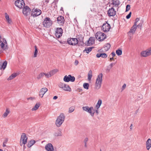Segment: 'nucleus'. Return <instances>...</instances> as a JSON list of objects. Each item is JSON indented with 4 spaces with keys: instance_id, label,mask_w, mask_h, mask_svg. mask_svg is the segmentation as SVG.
I'll list each match as a JSON object with an SVG mask.
<instances>
[{
    "instance_id": "f257e3e1",
    "label": "nucleus",
    "mask_w": 151,
    "mask_h": 151,
    "mask_svg": "<svg viewBox=\"0 0 151 151\" xmlns=\"http://www.w3.org/2000/svg\"><path fill=\"white\" fill-rule=\"evenodd\" d=\"M65 116L63 113H60L57 117L55 121V125L57 127H60L64 121Z\"/></svg>"
},
{
    "instance_id": "f03ea898",
    "label": "nucleus",
    "mask_w": 151,
    "mask_h": 151,
    "mask_svg": "<svg viewBox=\"0 0 151 151\" xmlns=\"http://www.w3.org/2000/svg\"><path fill=\"white\" fill-rule=\"evenodd\" d=\"M58 86L60 88L65 91L70 92L71 91V88L70 86L64 83L59 82L58 84Z\"/></svg>"
},
{
    "instance_id": "7ed1b4c3",
    "label": "nucleus",
    "mask_w": 151,
    "mask_h": 151,
    "mask_svg": "<svg viewBox=\"0 0 151 151\" xmlns=\"http://www.w3.org/2000/svg\"><path fill=\"white\" fill-rule=\"evenodd\" d=\"M82 109L84 111L89 113L92 117L94 116L95 111L93 106H85L82 107Z\"/></svg>"
},
{
    "instance_id": "20e7f679",
    "label": "nucleus",
    "mask_w": 151,
    "mask_h": 151,
    "mask_svg": "<svg viewBox=\"0 0 151 151\" xmlns=\"http://www.w3.org/2000/svg\"><path fill=\"white\" fill-rule=\"evenodd\" d=\"M52 22L50 18L47 17L44 19L43 22V25L44 27L48 28L52 25Z\"/></svg>"
},
{
    "instance_id": "39448f33",
    "label": "nucleus",
    "mask_w": 151,
    "mask_h": 151,
    "mask_svg": "<svg viewBox=\"0 0 151 151\" xmlns=\"http://www.w3.org/2000/svg\"><path fill=\"white\" fill-rule=\"evenodd\" d=\"M95 37L96 39L99 41H103L106 38V35L104 33L100 32H98L96 33Z\"/></svg>"
},
{
    "instance_id": "423d86ee",
    "label": "nucleus",
    "mask_w": 151,
    "mask_h": 151,
    "mask_svg": "<svg viewBox=\"0 0 151 151\" xmlns=\"http://www.w3.org/2000/svg\"><path fill=\"white\" fill-rule=\"evenodd\" d=\"M28 137L26 136L25 133L22 134L20 142V145L22 146L23 145H25L27 142Z\"/></svg>"
},
{
    "instance_id": "0eeeda50",
    "label": "nucleus",
    "mask_w": 151,
    "mask_h": 151,
    "mask_svg": "<svg viewBox=\"0 0 151 151\" xmlns=\"http://www.w3.org/2000/svg\"><path fill=\"white\" fill-rule=\"evenodd\" d=\"M75 80V77L73 76H72L71 75H69L68 76L66 75L63 78V81L65 82H68L69 81L73 82Z\"/></svg>"
},
{
    "instance_id": "6e6552de",
    "label": "nucleus",
    "mask_w": 151,
    "mask_h": 151,
    "mask_svg": "<svg viewBox=\"0 0 151 151\" xmlns=\"http://www.w3.org/2000/svg\"><path fill=\"white\" fill-rule=\"evenodd\" d=\"M67 42L69 45H75L78 44V40L77 39L75 38H69Z\"/></svg>"
},
{
    "instance_id": "1a4fd4ad",
    "label": "nucleus",
    "mask_w": 151,
    "mask_h": 151,
    "mask_svg": "<svg viewBox=\"0 0 151 151\" xmlns=\"http://www.w3.org/2000/svg\"><path fill=\"white\" fill-rule=\"evenodd\" d=\"M41 13V11L40 9L34 8L32 9V15L34 17H35L40 15Z\"/></svg>"
},
{
    "instance_id": "9d476101",
    "label": "nucleus",
    "mask_w": 151,
    "mask_h": 151,
    "mask_svg": "<svg viewBox=\"0 0 151 151\" xmlns=\"http://www.w3.org/2000/svg\"><path fill=\"white\" fill-rule=\"evenodd\" d=\"M63 30L61 28H57L55 30V35L58 38H59L62 35Z\"/></svg>"
},
{
    "instance_id": "9b49d317",
    "label": "nucleus",
    "mask_w": 151,
    "mask_h": 151,
    "mask_svg": "<svg viewBox=\"0 0 151 151\" xmlns=\"http://www.w3.org/2000/svg\"><path fill=\"white\" fill-rule=\"evenodd\" d=\"M24 4V1L23 0H17L15 3V6L20 9L22 8Z\"/></svg>"
},
{
    "instance_id": "f8f14e48",
    "label": "nucleus",
    "mask_w": 151,
    "mask_h": 151,
    "mask_svg": "<svg viewBox=\"0 0 151 151\" xmlns=\"http://www.w3.org/2000/svg\"><path fill=\"white\" fill-rule=\"evenodd\" d=\"M111 28V26L109 24L107 23H104L102 27V29L104 32L109 31Z\"/></svg>"
},
{
    "instance_id": "ddd939ff",
    "label": "nucleus",
    "mask_w": 151,
    "mask_h": 151,
    "mask_svg": "<svg viewBox=\"0 0 151 151\" xmlns=\"http://www.w3.org/2000/svg\"><path fill=\"white\" fill-rule=\"evenodd\" d=\"M47 151H56L54 150L53 146L51 143H49L46 145L45 147Z\"/></svg>"
},
{
    "instance_id": "4468645a",
    "label": "nucleus",
    "mask_w": 151,
    "mask_h": 151,
    "mask_svg": "<svg viewBox=\"0 0 151 151\" xmlns=\"http://www.w3.org/2000/svg\"><path fill=\"white\" fill-rule=\"evenodd\" d=\"M47 89L46 88H42L39 92V95L41 98H42L45 93L47 91Z\"/></svg>"
},
{
    "instance_id": "2eb2a0df",
    "label": "nucleus",
    "mask_w": 151,
    "mask_h": 151,
    "mask_svg": "<svg viewBox=\"0 0 151 151\" xmlns=\"http://www.w3.org/2000/svg\"><path fill=\"white\" fill-rule=\"evenodd\" d=\"M95 39L94 37H90L89 40L86 42L87 46H91L94 44Z\"/></svg>"
},
{
    "instance_id": "dca6fc26",
    "label": "nucleus",
    "mask_w": 151,
    "mask_h": 151,
    "mask_svg": "<svg viewBox=\"0 0 151 151\" xmlns=\"http://www.w3.org/2000/svg\"><path fill=\"white\" fill-rule=\"evenodd\" d=\"M30 9L27 6H26L23 8V13L25 16H27L30 14Z\"/></svg>"
},
{
    "instance_id": "f3484780",
    "label": "nucleus",
    "mask_w": 151,
    "mask_h": 151,
    "mask_svg": "<svg viewBox=\"0 0 151 151\" xmlns=\"http://www.w3.org/2000/svg\"><path fill=\"white\" fill-rule=\"evenodd\" d=\"M116 14V11L113 8L110 9L108 11V14L109 16H114Z\"/></svg>"
},
{
    "instance_id": "a211bd4d",
    "label": "nucleus",
    "mask_w": 151,
    "mask_h": 151,
    "mask_svg": "<svg viewBox=\"0 0 151 151\" xmlns=\"http://www.w3.org/2000/svg\"><path fill=\"white\" fill-rule=\"evenodd\" d=\"M58 23L60 25H63L64 23V17L60 16L57 18Z\"/></svg>"
},
{
    "instance_id": "6ab92c4d",
    "label": "nucleus",
    "mask_w": 151,
    "mask_h": 151,
    "mask_svg": "<svg viewBox=\"0 0 151 151\" xmlns=\"http://www.w3.org/2000/svg\"><path fill=\"white\" fill-rule=\"evenodd\" d=\"M102 77L103 74L102 73H100L97 76L96 82L101 84L102 81Z\"/></svg>"
},
{
    "instance_id": "aec40b11",
    "label": "nucleus",
    "mask_w": 151,
    "mask_h": 151,
    "mask_svg": "<svg viewBox=\"0 0 151 151\" xmlns=\"http://www.w3.org/2000/svg\"><path fill=\"white\" fill-rule=\"evenodd\" d=\"M146 147L147 149L149 150L150 148H151V139L148 138L146 141Z\"/></svg>"
},
{
    "instance_id": "412c9836",
    "label": "nucleus",
    "mask_w": 151,
    "mask_h": 151,
    "mask_svg": "<svg viewBox=\"0 0 151 151\" xmlns=\"http://www.w3.org/2000/svg\"><path fill=\"white\" fill-rule=\"evenodd\" d=\"M5 18L6 21L8 24H12V19L9 18V17L6 13H5Z\"/></svg>"
},
{
    "instance_id": "4be33fe9",
    "label": "nucleus",
    "mask_w": 151,
    "mask_h": 151,
    "mask_svg": "<svg viewBox=\"0 0 151 151\" xmlns=\"http://www.w3.org/2000/svg\"><path fill=\"white\" fill-rule=\"evenodd\" d=\"M96 56L98 58L101 57L103 58H106L107 57V55L106 53H97Z\"/></svg>"
},
{
    "instance_id": "5701e85b",
    "label": "nucleus",
    "mask_w": 151,
    "mask_h": 151,
    "mask_svg": "<svg viewBox=\"0 0 151 151\" xmlns=\"http://www.w3.org/2000/svg\"><path fill=\"white\" fill-rule=\"evenodd\" d=\"M115 65V63H112L110 64L107 67L106 69V70L107 72H109L110 70L112 68V67Z\"/></svg>"
},
{
    "instance_id": "b1692460",
    "label": "nucleus",
    "mask_w": 151,
    "mask_h": 151,
    "mask_svg": "<svg viewBox=\"0 0 151 151\" xmlns=\"http://www.w3.org/2000/svg\"><path fill=\"white\" fill-rule=\"evenodd\" d=\"M112 4L114 6H118L120 4L119 0H112Z\"/></svg>"
},
{
    "instance_id": "393cba45",
    "label": "nucleus",
    "mask_w": 151,
    "mask_h": 151,
    "mask_svg": "<svg viewBox=\"0 0 151 151\" xmlns=\"http://www.w3.org/2000/svg\"><path fill=\"white\" fill-rule=\"evenodd\" d=\"M0 45L1 47V49L4 50H5L7 49H8V47L7 46V45H5L4 42H0Z\"/></svg>"
},
{
    "instance_id": "a878e982",
    "label": "nucleus",
    "mask_w": 151,
    "mask_h": 151,
    "mask_svg": "<svg viewBox=\"0 0 151 151\" xmlns=\"http://www.w3.org/2000/svg\"><path fill=\"white\" fill-rule=\"evenodd\" d=\"M141 55L143 57H145L149 56L147 50L142 51L141 52Z\"/></svg>"
},
{
    "instance_id": "bb28decb",
    "label": "nucleus",
    "mask_w": 151,
    "mask_h": 151,
    "mask_svg": "<svg viewBox=\"0 0 151 151\" xmlns=\"http://www.w3.org/2000/svg\"><path fill=\"white\" fill-rule=\"evenodd\" d=\"M137 28V26H135V24H134L133 26L131 27L129 32L132 33H134Z\"/></svg>"
},
{
    "instance_id": "cd10ccee",
    "label": "nucleus",
    "mask_w": 151,
    "mask_h": 151,
    "mask_svg": "<svg viewBox=\"0 0 151 151\" xmlns=\"http://www.w3.org/2000/svg\"><path fill=\"white\" fill-rule=\"evenodd\" d=\"M101 84L95 82L94 88L96 90L99 89L101 86Z\"/></svg>"
},
{
    "instance_id": "c85d7f7f",
    "label": "nucleus",
    "mask_w": 151,
    "mask_h": 151,
    "mask_svg": "<svg viewBox=\"0 0 151 151\" xmlns=\"http://www.w3.org/2000/svg\"><path fill=\"white\" fill-rule=\"evenodd\" d=\"M40 104L39 103H37L35 106L32 108L31 110L32 111H35L37 110L39 107L40 106Z\"/></svg>"
},
{
    "instance_id": "c756f323",
    "label": "nucleus",
    "mask_w": 151,
    "mask_h": 151,
    "mask_svg": "<svg viewBox=\"0 0 151 151\" xmlns=\"http://www.w3.org/2000/svg\"><path fill=\"white\" fill-rule=\"evenodd\" d=\"M17 75V73H14L12 74L8 78L7 80L9 81L13 79L16 77Z\"/></svg>"
},
{
    "instance_id": "7c9ffc66",
    "label": "nucleus",
    "mask_w": 151,
    "mask_h": 151,
    "mask_svg": "<svg viewBox=\"0 0 151 151\" xmlns=\"http://www.w3.org/2000/svg\"><path fill=\"white\" fill-rule=\"evenodd\" d=\"M9 110L8 109H6L5 111V112L4 113V114L2 115V117L4 118H6L7 116L9 114Z\"/></svg>"
},
{
    "instance_id": "2f4dec72",
    "label": "nucleus",
    "mask_w": 151,
    "mask_h": 151,
    "mask_svg": "<svg viewBox=\"0 0 151 151\" xmlns=\"http://www.w3.org/2000/svg\"><path fill=\"white\" fill-rule=\"evenodd\" d=\"M92 70H90L88 74V79L89 81L91 80L92 77Z\"/></svg>"
},
{
    "instance_id": "473e14b6",
    "label": "nucleus",
    "mask_w": 151,
    "mask_h": 151,
    "mask_svg": "<svg viewBox=\"0 0 151 151\" xmlns=\"http://www.w3.org/2000/svg\"><path fill=\"white\" fill-rule=\"evenodd\" d=\"M35 143V141L34 140H31L29 142H28L27 145V146L29 147H30L32 146Z\"/></svg>"
},
{
    "instance_id": "72a5a7b5",
    "label": "nucleus",
    "mask_w": 151,
    "mask_h": 151,
    "mask_svg": "<svg viewBox=\"0 0 151 151\" xmlns=\"http://www.w3.org/2000/svg\"><path fill=\"white\" fill-rule=\"evenodd\" d=\"M102 101L101 99H99L96 106L95 108L99 109L102 104Z\"/></svg>"
},
{
    "instance_id": "f704fd0d",
    "label": "nucleus",
    "mask_w": 151,
    "mask_h": 151,
    "mask_svg": "<svg viewBox=\"0 0 151 151\" xmlns=\"http://www.w3.org/2000/svg\"><path fill=\"white\" fill-rule=\"evenodd\" d=\"M110 47V45L109 43H107L105 45L103 48L105 51L108 50Z\"/></svg>"
},
{
    "instance_id": "c9c22d12",
    "label": "nucleus",
    "mask_w": 151,
    "mask_h": 151,
    "mask_svg": "<svg viewBox=\"0 0 151 151\" xmlns=\"http://www.w3.org/2000/svg\"><path fill=\"white\" fill-rule=\"evenodd\" d=\"M128 37V39L129 40H131L133 37V35L134 33H132L130 32H129L127 33Z\"/></svg>"
},
{
    "instance_id": "e433bc0d",
    "label": "nucleus",
    "mask_w": 151,
    "mask_h": 151,
    "mask_svg": "<svg viewBox=\"0 0 151 151\" xmlns=\"http://www.w3.org/2000/svg\"><path fill=\"white\" fill-rule=\"evenodd\" d=\"M93 48V47L86 48L83 50V52H86L87 53H88L92 50V48Z\"/></svg>"
},
{
    "instance_id": "4c0bfd02",
    "label": "nucleus",
    "mask_w": 151,
    "mask_h": 151,
    "mask_svg": "<svg viewBox=\"0 0 151 151\" xmlns=\"http://www.w3.org/2000/svg\"><path fill=\"white\" fill-rule=\"evenodd\" d=\"M54 135L56 137H61L62 136V132L60 131H59L55 132L54 134Z\"/></svg>"
},
{
    "instance_id": "58836bf2",
    "label": "nucleus",
    "mask_w": 151,
    "mask_h": 151,
    "mask_svg": "<svg viewBox=\"0 0 151 151\" xmlns=\"http://www.w3.org/2000/svg\"><path fill=\"white\" fill-rule=\"evenodd\" d=\"M58 71L57 69H55L51 70L50 72L51 76H53Z\"/></svg>"
},
{
    "instance_id": "ea45409f",
    "label": "nucleus",
    "mask_w": 151,
    "mask_h": 151,
    "mask_svg": "<svg viewBox=\"0 0 151 151\" xmlns=\"http://www.w3.org/2000/svg\"><path fill=\"white\" fill-rule=\"evenodd\" d=\"M45 74V73H41L40 74H39L37 77V78L39 80L42 78L44 76Z\"/></svg>"
},
{
    "instance_id": "a19ab883",
    "label": "nucleus",
    "mask_w": 151,
    "mask_h": 151,
    "mask_svg": "<svg viewBox=\"0 0 151 151\" xmlns=\"http://www.w3.org/2000/svg\"><path fill=\"white\" fill-rule=\"evenodd\" d=\"M35 51L34 53V57L35 58L37 57V55L38 53V49L37 47L36 46H35Z\"/></svg>"
},
{
    "instance_id": "79ce46f5",
    "label": "nucleus",
    "mask_w": 151,
    "mask_h": 151,
    "mask_svg": "<svg viewBox=\"0 0 151 151\" xmlns=\"http://www.w3.org/2000/svg\"><path fill=\"white\" fill-rule=\"evenodd\" d=\"M75 108L74 106H72L70 107L68 110V112L69 113L73 112L75 110Z\"/></svg>"
},
{
    "instance_id": "37998d69",
    "label": "nucleus",
    "mask_w": 151,
    "mask_h": 151,
    "mask_svg": "<svg viewBox=\"0 0 151 151\" xmlns=\"http://www.w3.org/2000/svg\"><path fill=\"white\" fill-rule=\"evenodd\" d=\"M116 53L118 56H119L122 54V52L121 50H117L116 51Z\"/></svg>"
},
{
    "instance_id": "c03bdc74",
    "label": "nucleus",
    "mask_w": 151,
    "mask_h": 151,
    "mask_svg": "<svg viewBox=\"0 0 151 151\" xmlns=\"http://www.w3.org/2000/svg\"><path fill=\"white\" fill-rule=\"evenodd\" d=\"M89 85L88 83H84L83 84V88L86 89H88Z\"/></svg>"
},
{
    "instance_id": "a18cd8bd",
    "label": "nucleus",
    "mask_w": 151,
    "mask_h": 151,
    "mask_svg": "<svg viewBox=\"0 0 151 151\" xmlns=\"http://www.w3.org/2000/svg\"><path fill=\"white\" fill-rule=\"evenodd\" d=\"M7 64V62L6 61H4L2 65L3 69H4L6 67Z\"/></svg>"
},
{
    "instance_id": "49530a36",
    "label": "nucleus",
    "mask_w": 151,
    "mask_h": 151,
    "mask_svg": "<svg viewBox=\"0 0 151 151\" xmlns=\"http://www.w3.org/2000/svg\"><path fill=\"white\" fill-rule=\"evenodd\" d=\"M45 76L46 78H48L51 76L50 72L47 73H45Z\"/></svg>"
},
{
    "instance_id": "de8ad7c7",
    "label": "nucleus",
    "mask_w": 151,
    "mask_h": 151,
    "mask_svg": "<svg viewBox=\"0 0 151 151\" xmlns=\"http://www.w3.org/2000/svg\"><path fill=\"white\" fill-rule=\"evenodd\" d=\"M149 56L151 55V47L147 50Z\"/></svg>"
},
{
    "instance_id": "09e8293b",
    "label": "nucleus",
    "mask_w": 151,
    "mask_h": 151,
    "mask_svg": "<svg viewBox=\"0 0 151 151\" xmlns=\"http://www.w3.org/2000/svg\"><path fill=\"white\" fill-rule=\"evenodd\" d=\"M142 23L141 22L140 23H139L138 24V25H137V27H138V28L141 29L142 27Z\"/></svg>"
},
{
    "instance_id": "8fccbe9b",
    "label": "nucleus",
    "mask_w": 151,
    "mask_h": 151,
    "mask_svg": "<svg viewBox=\"0 0 151 151\" xmlns=\"http://www.w3.org/2000/svg\"><path fill=\"white\" fill-rule=\"evenodd\" d=\"M1 37L0 36V42H3L4 43H6V40L4 39H2V40H1Z\"/></svg>"
},
{
    "instance_id": "3c124183",
    "label": "nucleus",
    "mask_w": 151,
    "mask_h": 151,
    "mask_svg": "<svg viewBox=\"0 0 151 151\" xmlns=\"http://www.w3.org/2000/svg\"><path fill=\"white\" fill-rule=\"evenodd\" d=\"M130 6L129 5H127L126 7V12L128 11L130 9Z\"/></svg>"
},
{
    "instance_id": "603ef678",
    "label": "nucleus",
    "mask_w": 151,
    "mask_h": 151,
    "mask_svg": "<svg viewBox=\"0 0 151 151\" xmlns=\"http://www.w3.org/2000/svg\"><path fill=\"white\" fill-rule=\"evenodd\" d=\"M49 2V0H46L45 1H43V4L44 5H46Z\"/></svg>"
},
{
    "instance_id": "864d4df0",
    "label": "nucleus",
    "mask_w": 151,
    "mask_h": 151,
    "mask_svg": "<svg viewBox=\"0 0 151 151\" xmlns=\"http://www.w3.org/2000/svg\"><path fill=\"white\" fill-rule=\"evenodd\" d=\"M139 19L138 18H136L135 19V22L134 24H135V26H137V23L139 21Z\"/></svg>"
},
{
    "instance_id": "5fc2aeb1",
    "label": "nucleus",
    "mask_w": 151,
    "mask_h": 151,
    "mask_svg": "<svg viewBox=\"0 0 151 151\" xmlns=\"http://www.w3.org/2000/svg\"><path fill=\"white\" fill-rule=\"evenodd\" d=\"M35 99V98L34 97H30L27 98L28 100H31L32 101L34 100Z\"/></svg>"
},
{
    "instance_id": "6e6d98bb",
    "label": "nucleus",
    "mask_w": 151,
    "mask_h": 151,
    "mask_svg": "<svg viewBox=\"0 0 151 151\" xmlns=\"http://www.w3.org/2000/svg\"><path fill=\"white\" fill-rule=\"evenodd\" d=\"M131 13H132L131 12H130L129 13V14L126 16V17L127 19H129L130 17L131 16Z\"/></svg>"
},
{
    "instance_id": "4d7b16f0",
    "label": "nucleus",
    "mask_w": 151,
    "mask_h": 151,
    "mask_svg": "<svg viewBox=\"0 0 151 151\" xmlns=\"http://www.w3.org/2000/svg\"><path fill=\"white\" fill-rule=\"evenodd\" d=\"M98 109H97V108H95V111H95V113L96 114V115H97L98 114H99V111H98Z\"/></svg>"
},
{
    "instance_id": "13d9d810",
    "label": "nucleus",
    "mask_w": 151,
    "mask_h": 151,
    "mask_svg": "<svg viewBox=\"0 0 151 151\" xmlns=\"http://www.w3.org/2000/svg\"><path fill=\"white\" fill-rule=\"evenodd\" d=\"M126 85L125 84H124L122 88V91H123L126 87Z\"/></svg>"
},
{
    "instance_id": "bf43d9fd",
    "label": "nucleus",
    "mask_w": 151,
    "mask_h": 151,
    "mask_svg": "<svg viewBox=\"0 0 151 151\" xmlns=\"http://www.w3.org/2000/svg\"><path fill=\"white\" fill-rule=\"evenodd\" d=\"M7 139H6L4 142L3 145V146L4 147L6 146V143L7 142Z\"/></svg>"
},
{
    "instance_id": "052dcab7",
    "label": "nucleus",
    "mask_w": 151,
    "mask_h": 151,
    "mask_svg": "<svg viewBox=\"0 0 151 151\" xmlns=\"http://www.w3.org/2000/svg\"><path fill=\"white\" fill-rule=\"evenodd\" d=\"M88 140V139L87 138H86L84 140V143H87Z\"/></svg>"
},
{
    "instance_id": "680f3d73",
    "label": "nucleus",
    "mask_w": 151,
    "mask_h": 151,
    "mask_svg": "<svg viewBox=\"0 0 151 151\" xmlns=\"http://www.w3.org/2000/svg\"><path fill=\"white\" fill-rule=\"evenodd\" d=\"M111 55H112V57H114L115 55V53L114 52H112L111 53Z\"/></svg>"
},
{
    "instance_id": "e2e57ef3",
    "label": "nucleus",
    "mask_w": 151,
    "mask_h": 151,
    "mask_svg": "<svg viewBox=\"0 0 151 151\" xmlns=\"http://www.w3.org/2000/svg\"><path fill=\"white\" fill-rule=\"evenodd\" d=\"M78 63V61L77 60H76L75 62V65H77Z\"/></svg>"
},
{
    "instance_id": "0e129e2a",
    "label": "nucleus",
    "mask_w": 151,
    "mask_h": 151,
    "mask_svg": "<svg viewBox=\"0 0 151 151\" xmlns=\"http://www.w3.org/2000/svg\"><path fill=\"white\" fill-rule=\"evenodd\" d=\"M58 96H55L53 97V99L54 100H55L58 99Z\"/></svg>"
},
{
    "instance_id": "69168bd1",
    "label": "nucleus",
    "mask_w": 151,
    "mask_h": 151,
    "mask_svg": "<svg viewBox=\"0 0 151 151\" xmlns=\"http://www.w3.org/2000/svg\"><path fill=\"white\" fill-rule=\"evenodd\" d=\"M114 60V58H113V57H112V58H110V60L111 61H112V60Z\"/></svg>"
},
{
    "instance_id": "338daca9",
    "label": "nucleus",
    "mask_w": 151,
    "mask_h": 151,
    "mask_svg": "<svg viewBox=\"0 0 151 151\" xmlns=\"http://www.w3.org/2000/svg\"><path fill=\"white\" fill-rule=\"evenodd\" d=\"M2 68H3L2 65L0 64V69H1Z\"/></svg>"
},
{
    "instance_id": "774afa93",
    "label": "nucleus",
    "mask_w": 151,
    "mask_h": 151,
    "mask_svg": "<svg viewBox=\"0 0 151 151\" xmlns=\"http://www.w3.org/2000/svg\"><path fill=\"white\" fill-rule=\"evenodd\" d=\"M132 124H131V125L130 126V129H132Z\"/></svg>"
}]
</instances>
